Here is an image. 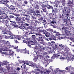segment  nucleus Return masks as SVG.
<instances>
[{"instance_id":"1","label":"nucleus","mask_w":74,"mask_h":74,"mask_svg":"<svg viewBox=\"0 0 74 74\" xmlns=\"http://www.w3.org/2000/svg\"><path fill=\"white\" fill-rule=\"evenodd\" d=\"M16 21V22L19 24V27L21 29H26V28L25 26H23L24 24L23 22H25V18L21 17H17L15 18Z\"/></svg>"},{"instance_id":"2","label":"nucleus","mask_w":74,"mask_h":74,"mask_svg":"<svg viewBox=\"0 0 74 74\" xmlns=\"http://www.w3.org/2000/svg\"><path fill=\"white\" fill-rule=\"evenodd\" d=\"M37 40L38 41H44V39H45V37L44 35H42L40 34L35 33Z\"/></svg>"},{"instance_id":"3","label":"nucleus","mask_w":74,"mask_h":74,"mask_svg":"<svg viewBox=\"0 0 74 74\" xmlns=\"http://www.w3.org/2000/svg\"><path fill=\"white\" fill-rule=\"evenodd\" d=\"M45 43L44 42L42 41V42H40L35 47H34V51H35V49H40L41 48V47H43V45H42V44H44Z\"/></svg>"},{"instance_id":"4","label":"nucleus","mask_w":74,"mask_h":74,"mask_svg":"<svg viewBox=\"0 0 74 74\" xmlns=\"http://www.w3.org/2000/svg\"><path fill=\"white\" fill-rule=\"evenodd\" d=\"M3 62H1L0 63V67H1V66H4L5 65L6 66V67L7 69L9 70H10V67L8 65H9V62H8L7 61H3Z\"/></svg>"},{"instance_id":"5","label":"nucleus","mask_w":74,"mask_h":74,"mask_svg":"<svg viewBox=\"0 0 74 74\" xmlns=\"http://www.w3.org/2000/svg\"><path fill=\"white\" fill-rule=\"evenodd\" d=\"M57 12L55 11V10L54 9H52V13H49V16H51V17H53V18H54V17L56 16V13Z\"/></svg>"},{"instance_id":"6","label":"nucleus","mask_w":74,"mask_h":74,"mask_svg":"<svg viewBox=\"0 0 74 74\" xmlns=\"http://www.w3.org/2000/svg\"><path fill=\"white\" fill-rule=\"evenodd\" d=\"M58 1H55V2H53L52 1H50V3L51 4H54V6L55 7L58 8Z\"/></svg>"},{"instance_id":"7","label":"nucleus","mask_w":74,"mask_h":74,"mask_svg":"<svg viewBox=\"0 0 74 74\" xmlns=\"http://www.w3.org/2000/svg\"><path fill=\"white\" fill-rule=\"evenodd\" d=\"M24 25L25 26H24ZM23 26H25L26 27V29H21L22 30H27V29H31V27L29 26V24L28 23H25L24 24Z\"/></svg>"},{"instance_id":"8","label":"nucleus","mask_w":74,"mask_h":74,"mask_svg":"<svg viewBox=\"0 0 74 74\" xmlns=\"http://www.w3.org/2000/svg\"><path fill=\"white\" fill-rule=\"evenodd\" d=\"M73 2V0H69V1L68 3L67 6L72 7V4Z\"/></svg>"},{"instance_id":"9","label":"nucleus","mask_w":74,"mask_h":74,"mask_svg":"<svg viewBox=\"0 0 74 74\" xmlns=\"http://www.w3.org/2000/svg\"><path fill=\"white\" fill-rule=\"evenodd\" d=\"M21 38L22 39H24L23 41L24 42H26V41H28V40L29 39H27V36H22L21 37Z\"/></svg>"},{"instance_id":"10","label":"nucleus","mask_w":74,"mask_h":74,"mask_svg":"<svg viewBox=\"0 0 74 74\" xmlns=\"http://www.w3.org/2000/svg\"><path fill=\"white\" fill-rule=\"evenodd\" d=\"M51 46L53 47H55L56 48L58 49V45H56V44L55 43V42L53 41H51Z\"/></svg>"},{"instance_id":"11","label":"nucleus","mask_w":74,"mask_h":74,"mask_svg":"<svg viewBox=\"0 0 74 74\" xmlns=\"http://www.w3.org/2000/svg\"><path fill=\"white\" fill-rule=\"evenodd\" d=\"M21 51L22 53H28V54H29V52L27 50H26V48L25 49H22L21 50Z\"/></svg>"},{"instance_id":"12","label":"nucleus","mask_w":74,"mask_h":74,"mask_svg":"<svg viewBox=\"0 0 74 74\" xmlns=\"http://www.w3.org/2000/svg\"><path fill=\"white\" fill-rule=\"evenodd\" d=\"M9 34L10 36H9V38H10L11 39H15V35L13 34L12 33H11V32H10V33Z\"/></svg>"},{"instance_id":"13","label":"nucleus","mask_w":74,"mask_h":74,"mask_svg":"<svg viewBox=\"0 0 74 74\" xmlns=\"http://www.w3.org/2000/svg\"><path fill=\"white\" fill-rule=\"evenodd\" d=\"M16 22H15V21H13V22H12V23H11V25L12 26H14V27H18V25H17L16 24Z\"/></svg>"},{"instance_id":"14","label":"nucleus","mask_w":74,"mask_h":74,"mask_svg":"<svg viewBox=\"0 0 74 74\" xmlns=\"http://www.w3.org/2000/svg\"><path fill=\"white\" fill-rule=\"evenodd\" d=\"M53 56L51 57V59H54L55 58H56V59H58V57L59 56H60V55L59 54H53Z\"/></svg>"},{"instance_id":"15","label":"nucleus","mask_w":74,"mask_h":74,"mask_svg":"<svg viewBox=\"0 0 74 74\" xmlns=\"http://www.w3.org/2000/svg\"><path fill=\"white\" fill-rule=\"evenodd\" d=\"M44 63H47L48 62V59L47 58V56H44Z\"/></svg>"},{"instance_id":"16","label":"nucleus","mask_w":74,"mask_h":74,"mask_svg":"<svg viewBox=\"0 0 74 74\" xmlns=\"http://www.w3.org/2000/svg\"><path fill=\"white\" fill-rule=\"evenodd\" d=\"M65 18L67 19L68 21H70V16H69V14H66L65 15Z\"/></svg>"},{"instance_id":"17","label":"nucleus","mask_w":74,"mask_h":74,"mask_svg":"<svg viewBox=\"0 0 74 74\" xmlns=\"http://www.w3.org/2000/svg\"><path fill=\"white\" fill-rule=\"evenodd\" d=\"M32 6H34V9H36V10H38L39 9V6H38V5H32Z\"/></svg>"},{"instance_id":"18","label":"nucleus","mask_w":74,"mask_h":74,"mask_svg":"<svg viewBox=\"0 0 74 74\" xmlns=\"http://www.w3.org/2000/svg\"><path fill=\"white\" fill-rule=\"evenodd\" d=\"M11 32H8L6 31H3L2 32V34H9V33H10Z\"/></svg>"},{"instance_id":"19","label":"nucleus","mask_w":74,"mask_h":74,"mask_svg":"<svg viewBox=\"0 0 74 74\" xmlns=\"http://www.w3.org/2000/svg\"><path fill=\"white\" fill-rule=\"evenodd\" d=\"M29 43H30L31 45H35L36 46V41H31L29 42Z\"/></svg>"},{"instance_id":"20","label":"nucleus","mask_w":74,"mask_h":74,"mask_svg":"<svg viewBox=\"0 0 74 74\" xmlns=\"http://www.w3.org/2000/svg\"><path fill=\"white\" fill-rule=\"evenodd\" d=\"M45 71L44 72V74H48L51 72V71L49 70H47V69H45Z\"/></svg>"},{"instance_id":"21","label":"nucleus","mask_w":74,"mask_h":74,"mask_svg":"<svg viewBox=\"0 0 74 74\" xmlns=\"http://www.w3.org/2000/svg\"><path fill=\"white\" fill-rule=\"evenodd\" d=\"M70 7H71L69 6L68 8H66L65 11L67 13H69V12H70Z\"/></svg>"},{"instance_id":"22","label":"nucleus","mask_w":74,"mask_h":74,"mask_svg":"<svg viewBox=\"0 0 74 74\" xmlns=\"http://www.w3.org/2000/svg\"><path fill=\"white\" fill-rule=\"evenodd\" d=\"M3 23V24H4V25L5 26H7V24L8 23V21H1V23Z\"/></svg>"},{"instance_id":"23","label":"nucleus","mask_w":74,"mask_h":74,"mask_svg":"<svg viewBox=\"0 0 74 74\" xmlns=\"http://www.w3.org/2000/svg\"><path fill=\"white\" fill-rule=\"evenodd\" d=\"M36 65V64L35 63H34L33 62H32L31 61L30 62V63L29 64V66H31V67H34L35 65Z\"/></svg>"},{"instance_id":"24","label":"nucleus","mask_w":74,"mask_h":74,"mask_svg":"<svg viewBox=\"0 0 74 74\" xmlns=\"http://www.w3.org/2000/svg\"><path fill=\"white\" fill-rule=\"evenodd\" d=\"M5 2L6 3H8L10 1V0H5L4 1L3 0H0V3H3L4 4L3 2Z\"/></svg>"},{"instance_id":"25","label":"nucleus","mask_w":74,"mask_h":74,"mask_svg":"<svg viewBox=\"0 0 74 74\" xmlns=\"http://www.w3.org/2000/svg\"><path fill=\"white\" fill-rule=\"evenodd\" d=\"M9 9L10 10H14L15 9V7L12 5L9 7Z\"/></svg>"},{"instance_id":"26","label":"nucleus","mask_w":74,"mask_h":74,"mask_svg":"<svg viewBox=\"0 0 74 74\" xmlns=\"http://www.w3.org/2000/svg\"><path fill=\"white\" fill-rule=\"evenodd\" d=\"M38 18H39V19L38 20H40V21H42V20L43 19V17H42V16H41V15L40 14V15H38Z\"/></svg>"},{"instance_id":"27","label":"nucleus","mask_w":74,"mask_h":74,"mask_svg":"<svg viewBox=\"0 0 74 74\" xmlns=\"http://www.w3.org/2000/svg\"><path fill=\"white\" fill-rule=\"evenodd\" d=\"M60 1H61V3H62V5L65 6L66 5V3H65V0H59Z\"/></svg>"},{"instance_id":"28","label":"nucleus","mask_w":74,"mask_h":74,"mask_svg":"<svg viewBox=\"0 0 74 74\" xmlns=\"http://www.w3.org/2000/svg\"><path fill=\"white\" fill-rule=\"evenodd\" d=\"M18 39V40H21V36L19 35H17L15 36V39Z\"/></svg>"},{"instance_id":"29","label":"nucleus","mask_w":74,"mask_h":74,"mask_svg":"<svg viewBox=\"0 0 74 74\" xmlns=\"http://www.w3.org/2000/svg\"><path fill=\"white\" fill-rule=\"evenodd\" d=\"M43 3L44 5L47 6L48 5V1H43Z\"/></svg>"},{"instance_id":"30","label":"nucleus","mask_w":74,"mask_h":74,"mask_svg":"<svg viewBox=\"0 0 74 74\" xmlns=\"http://www.w3.org/2000/svg\"><path fill=\"white\" fill-rule=\"evenodd\" d=\"M56 19H55V18H53L52 21L51 22V23H52L53 24L56 23Z\"/></svg>"},{"instance_id":"31","label":"nucleus","mask_w":74,"mask_h":74,"mask_svg":"<svg viewBox=\"0 0 74 74\" xmlns=\"http://www.w3.org/2000/svg\"><path fill=\"white\" fill-rule=\"evenodd\" d=\"M2 18H3V19H7V18H8V16L5 13V15H2Z\"/></svg>"},{"instance_id":"32","label":"nucleus","mask_w":74,"mask_h":74,"mask_svg":"<svg viewBox=\"0 0 74 74\" xmlns=\"http://www.w3.org/2000/svg\"><path fill=\"white\" fill-rule=\"evenodd\" d=\"M24 19L25 20V21H27V22L28 23H30V20L28 18L26 17L24 18Z\"/></svg>"},{"instance_id":"33","label":"nucleus","mask_w":74,"mask_h":74,"mask_svg":"<svg viewBox=\"0 0 74 74\" xmlns=\"http://www.w3.org/2000/svg\"><path fill=\"white\" fill-rule=\"evenodd\" d=\"M47 31H46V30H45L42 29L41 30H40L39 31V32L38 33H40L41 32H43L44 34H45V33Z\"/></svg>"},{"instance_id":"34","label":"nucleus","mask_w":74,"mask_h":74,"mask_svg":"<svg viewBox=\"0 0 74 74\" xmlns=\"http://www.w3.org/2000/svg\"><path fill=\"white\" fill-rule=\"evenodd\" d=\"M29 41H26L25 43L26 44H27V46H28L29 47V48H32V46H31V45H30V43H29Z\"/></svg>"},{"instance_id":"35","label":"nucleus","mask_w":74,"mask_h":74,"mask_svg":"<svg viewBox=\"0 0 74 74\" xmlns=\"http://www.w3.org/2000/svg\"><path fill=\"white\" fill-rule=\"evenodd\" d=\"M4 42H5V44H6L7 45L10 46V43L8 41H4Z\"/></svg>"},{"instance_id":"36","label":"nucleus","mask_w":74,"mask_h":74,"mask_svg":"<svg viewBox=\"0 0 74 74\" xmlns=\"http://www.w3.org/2000/svg\"><path fill=\"white\" fill-rule=\"evenodd\" d=\"M35 12L36 14H37V15H38H38H40V14H41V12H40V11L39 10H35Z\"/></svg>"},{"instance_id":"37","label":"nucleus","mask_w":74,"mask_h":74,"mask_svg":"<svg viewBox=\"0 0 74 74\" xmlns=\"http://www.w3.org/2000/svg\"><path fill=\"white\" fill-rule=\"evenodd\" d=\"M41 27H39L36 28V30L37 31L38 33L39 32V31L40 30H41L42 29H41Z\"/></svg>"},{"instance_id":"38","label":"nucleus","mask_w":74,"mask_h":74,"mask_svg":"<svg viewBox=\"0 0 74 74\" xmlns=\"http://www.w3.org/2000/svg\"><path fill=\"white\" fill-rule=\"evenodd\" d=\"M59 46L60 47L61 49H64V47H65L62 44L59 45Z\"/></svg>"},{"instance_id":"39","label":"nucleus","mask_w":74,"mask_h":74,"mask_svg":"<svg viewBox=\"0 0 74 74\" xmlns=\"http://www.w3.org/2000/svg\"><path fill=\"white\" fill-rule=\"evenodd\" d=\"M64 50L65 51H69L70 50V49H69V48L68 47H64Z\"/></svg>"},{"instance_id":"40","label":"nucleus","mask_w":74,"mask_h":74,"mask_svg":"<svg viewBox=\"0 0 74 74\" xmlns=\"http://www.w3.org/2000/svg\"><path fill=\"white\" fill-rule=\"evenodd\" d=\"M1 10L0 9V15H5V12H1Z\"/></svg>"},{"instance_id":"41","label":"nucleus","mask_w":74,"mask_h":74,"mask_svg":"<svg viewBox=\"0 0 74 74\" xmlns=\"http://www.w3.org/2000/svg\"><path fill=\"white\" fill-rule=\"evenodd\" d=\"M14 51L10 50L9 51V55H13L14 54Z\"/></svg>"},{"instance_id":"42","label":"nucleus","mask_w":74,"mask_h":74,"mask_svg":"<svg viewBox=\"0 0 74 74\" xmlns=\"http://www.w3.org/2000/svg\"><path fill=\"white\" fill-rule=\"evenodd\" d=\"M48 5L47 6V8L48 9H53V7L50 6L49 5Z\"/></svg>"},{"instance_id":"43","label":"nucleus","mask_w":74,"mask_h":74,"mask_svg":"<svg viewBox=\"0 0 74 74\" xmlns=\"http://www.w3.org/2000/svg\"><path fill=\"white\" fill-rule=\"evenodd\" d=\"M50 25L53 26V28H56V23L54 25L52 24L51 23L50 24Z\"/></svg>"},{"instance_id":"44","label":"nucleus","mask_w":74,"mask_h":74,"mask_svg":"<svg viewBox=\"0 0 74 74\" xmlns=\"http://www.w3.org/2000/svg\"><path fill=\"white\" fill-rule=\"evenodd\" d=\"M53 38L54 39H53V40H55L56 41V40H60V38L59 37L58 38H56V37L54 36Z\"/></svg>"},{"instance_id":"45","label":"nucleus","mask_w":74,"mask_h":74,"mask_svg":"<svg viewBox=\"0 0 74 74\" xmlns=\"http://www.w3.org/2000/svg\"><path fill=\"white\" fill-rule=\"evenodd\" d=\"M45 34L47 37H49V34L48 32H46L45 33Z\"/></svg>"},{"instance_id":"46","label":"nucleus","mask_w":74,"mask_h":74,"mask_svg":"<svg viewBox=\"0 0 74 74\" xmlns=\"http://www.w3.org/2000/svg\"><path fill=\"white\" fill-rule=\"evenodd\" d=\"M17 5L18 7L19 8H22V4L21 3V4H18V3H17Z\"/></svg>"},{"instance_id":"47","label":"nucleus","mask_w":74,"mask_h":74,"mask_svg":"<svg viewBox=\"0 0 74 74\" xmlns=\"http://www.w3.org/2000/svg\"><path fill=\"white\" fill-rule=\"evenodd\" d=\"M40 70L41 71V72H42V73L43 72H45V69H44V68L42 67H41L40 68Z\"/></svg>"},{"instance_id":"48","label":"nucleus","mask_w":74,"mask_h":74,"mask_svg":"<svg viewBox=\"0 0 74 74\" xmlns=\"http://www.w3.org/2000/svg\"><path fill=\"white\" fill-rule=\"evenodd\" d=\"M31 37L33 40H35L36 38V35H32Z\"/></svg>"},{"instance_id":"49","label":"nucleus","mask_w":74,"mask_h":74,"mask_svg":"<svg viewBox=\"0 0 74 74\" xmlns=\"http://www.w3.org/2000/svg\"><path fill=\"white\" fill-rule=\"evenodd\" d=\"M33 8H32V6H31L30 7V8H29V11H32V12L33 13L34 12L33 11Z\"/></svg>"},{"instance_id":"50","label":"nucleus","mask_w":74,"mask_h":74,"mask_svg":"<svg viewBox=\"0 0 74 74\" xmlns=\"http://www.w3.org/2000/svg\"><path fill=\"white\" fill-rule=\"evenodd\" d=\"M9 74H16V72H12V71H9Z\"/></svg>"},{"instance_id":"51","label":"nucleus","mask_w":74,"mask_h":74,"mask_svg":"<svg viewBox=\"0 0 74 74\" xmlns=\"http://www.w3.org/2000/svg\"><path fill=\"white\" fill-rule=\"evenodd\" d=\"M25 62V63H26V64H27V65H29V64H30V61H27Z\"/></svg>"},{"instance_id":"52","label":"nucleus","mask_w":74,"mask_h":74,"mask_svg":"<svg viewBox=\"0 0 74 74\" xmlns=\"http://www.w3.org/2000/svg\"><path fill=\"white\" fill-rule=\"evenodd\" d=\"M64 15L62 14V15L61 14L60 15L59 18H64Z\"/></svg>"},{"instance_id":"53","label":"nucleus","mask_w":74,"mask_h":74,"mask_svg":"<svg viewBox=\"0 0 74 74\" xmlns=\"http://www.w3.org/2000/svg\"><path fill=\"white\" fill-rule=\"evenodd\" d=\"M41 21L42 23H46V22H47V21H46L45 19H43V18Z\"/></svg>"},{"instance_id":"54","label":"nucleus","mask_w":74,"mask_h":74,"mask_svg":"<svg viewBox=\"0 0 74 74\" xmlns=\"http://www.w3.org/2000/svg\"><path fill=\"white\" fill-rule=\"evenodd\" d=\"M66 24L67 25H72L71 22L70 21H68L67 22H66Z\"/></svg>"},{"instance_id":"55","label":"nucleus","mask_w":74,"mask_h":74,"mask_svg":"<svg viewBox=\"0 0 74 74\" xmlns=\"http://www.w3.org/2000/svg\"><path fill=\"white\" fill-rule=\"evenodd\" d=\"M2 9L3 11H6L7 10V8L5 7H3L2 8Z\"/></svg>"},{"instance_id":"56","label":"nucleus","mask_w":74,"mask_h":74,"mask_svg":"<svg viewBox=\"0 0 74 74\" xmlns=\"http://www.w3.org/2000/svg\"><path fill=\"white\" fill-rule=\"evenodd\" d=\"M60 72L64 74H65V73H66V72H67L65 70H63V71L60 70Z\"/></svg>"},{"instance_id":"57","label":"nucleus","mask_w":74,"mask_h":74,"mask_svg":"<svg viewBox=\"0 0 74 74\" xmlns=\"http://www.w3.org/2000/svg\"><path fill=\"white\" fill-rule=\"evenodd\" d=\"M14 42L15 43H16V44H18L19 42L17 41V40L16 39H14Z\"/></svg>"},{"instance_id":"58","label":"nucleus","mask_w":74,"mask_h":74,"mask_svg":"<svg viewBox=\"0 0 74 74\" xmlns=\"http://www.w3.org/2000/svg\"><path fill=\"white\" fill-rule=\"evenodd\" d=\"M32 12H33L30 11V10H29L27 11V14H31V13H32Z\"/></svg>"},{"instance_id":"59","label":"nucleus","mask_w":74,"mask_h":74,"mask_svg":"<svg viewBox=\"0 0 74 74\" xmlns=\"http://www.w3.org/2000/svg\"><path fill=\"white\" fill-rule=\"evenodd\" d=\"M35 4H34V5H38V4L39 3H38V1H34Z\"/></svg>"},{"instance_id":"60","label":"nucleus","mask_w":74,"mask_h":74,"mask_svg":"<svg viewBox=\"0 0 74 74\" xmlns=\"http://www.w3.org/2000/svg\"><path fill=\"white\" fill-rule=\"evenodd\" d=\"M4 35H0V39H2L3 38H4Z\"/></svg>"},{"instance_id":"61","label":"nucleus","mask_w":74,"mask_h":74,"mask_svg":"<svg viewBox=\"0 0 74 74\" xmlns=\"http://www.w3.org/2000/svg\"><path fill=\"white\" fill-rule=\"evenodd\" d=\"M42 9H46V8L45 7H47V6H46V5H44L43 6H42Z\"/></svg>"},{"instance_id":"62","label":"nucleus","mask_w":74,"mask_h":74,"mask_svg":"<svg viewBox=\"0 0 74 74\" xmlns=\"http://www.w3.org/2000/svg\"><path fill=\"white\" fill-rule=\"evenodd\" d=\"M53 29L50 28H49L48 29V31L49 32H53Z\"/></svg>"},{"instance_id":"63","label":"nucleus","mask_w":74,"mask_h":74,"mask_svg":"<svg viewBox=\"0 0 74 74\" xmlns=\"http://www.w3.org/2000/svg\"><path fill=\"white\" fill-rule=\"evenodd\" d=\"M8 27V28H9V29H10V30L12 29V26H11V25H9Z\"/></svg>"},{"instance_id":"64","label":"nucleus","mask_w":74,"mask_h":74,"mask_svg":"<svg viewBox=\"0 0 74 74\" xmlns=\"http://www.w3.org/2000/svg\"><path fill=\"white\" fill-rule=\"evenodd\" d=\"M39 4L40 5L41 7H42V6H43L44 5L43 2H40L39 3Z\"/></svg>"}]
</instances>
